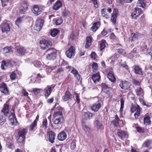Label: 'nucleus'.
I'll return each mask as SVG.
<instances>
[{
	"instance_id": "1",
	"label": "nucleus",
	"mask_w": 152,
	"mask_h": 152,
	"mask_svg": "<svg viewBox=\"0 0 152 152\" xmlns=\"http://www.w3.org/2000/svg\"><path fill=\"white\" fill-rule=\"evenodd\" d=\"M64 109L60 106L57 107L53 115V121L54 124L57 125H61L64 121L63 111Z\"/></svg>"
},
{
	"instance_id": "2",
	"label": "nucleus",
	"mask_w": 152,
	"mask_h": 152,
	"mask_svg": "<svg viewBox=\"0 0 152 152\" xmlns=\"http://www.w3.org/2000/svg\"><path fill=\"white\" fill-rule=\"evenodd\" d=\"M47 54L46 58L49 60H53L56 59L57 56V50L54 48H49L45 51Z\"/></svg>"
},
{
	"instance_id": "3",
	"label": "nucleus",
	"mask_w": 152,
	"mask_h": 152,
	"mask_svg": "<svg viewBox=\"0 0 152 152\" xmlns=\"http://www.w3.org/2000/svg\"><path fill=\"white\" fill-rule=\"evenodd\" d=\"M27 132V130L26 129H23L18 131V142H19L22 143L25 141L26 135Z\"/></svg>"
},
{
	"instance_id": "4",
	"label": "nucleus",
	"mask_w": 152,
	"mask_h": 152,
	"mask_svg": "<svg viewBox=\"0 0 152 152\" xmlns=\"http://www.w3.org/2000/svg\"><path fill=\"white\" fill-rule=\"evenodd\" d=\"M119 85L122 89L129 91L131 90L132 83L129 81L125 80H121L120 81Z\"/></svg>"
},
{
	"instance_id": "5",
	"label": "nucleus",
	"mask_w": 152,
	"mask_h": 152,
	"mask_svg": "<svg viewBox=\"0 0 152 152\" xmlns=\"http://www.w3.org/2000/svg\"><path fill=\"white\" fill-rule=\"evenodd\" d=\"M130 111L131 113L135 112L134 115L135 119H137L139 116L140 115L141 110L140 107L138 105H137L136 106L132 105Z\"/></svg>"
},
{
	"instance_id": "6",
	"label": "nucleus",
	"mask_w": 152,
	"mask_h": 152,
	"mask_svg": "<svg viewBox=\"0 0 152 152\" xmlns=\"http://www.w3.org/2000/svg\"><path fill=\"white\" fill-rule=\"evenodd\" d=\"M44 22V21L43 19L38 18L34 26V29L37 31H40L42 27Z\"/></svg>"
},
{
	"instance_id": "7",
	"label": "nucleus",
	"mask_w": 152,
	"mask_h": 152,
	"mask_svg": "<svg viewBox=\"0 0 152 152\" xmlns=\"http://www.w3.org/2000/svg\"><path fill=\"white\" fill-rule=\"evenodd\" d=\"M142 13L141 8L135 7L134 8V10L131 15V16L133 19H136Z\"/></svg>"
},
{
	"instance_id": "8",
	"label": "nucleus",
	"mask_w": 152,
	"mask_h": 152,
	"mask_svg": "<svg viewBox=\"0 0 152 152\" xmlns=\"http://www.w3.org/2000/svg\"><path fill=\"white\" fill-rule=\"evenodd\" d=\"M0 28L1 29L2 33H7L10 31V24L7 22H4L2 23L0 26Z\"/></svg>"
},
{
	"instance_id": "9",
	"label": "nucleus",
	"mask_w": 152,
	"mask_h": 152,
	"mask_svg": "<svg viewBox=\"0 0 152 152\" xmlns=\"http://www.w3.org/2000/svg\"><path fill=\"white\" fill-rule=\"evenodd\" d=\"M0 91L6 95L10 94L9 90L6 84L2 83L0 84Z\"/></svg>"
},
{
	"instance_id": "10",
	"label": "nucleus",
	"mask_w": 152,
	"mask_h": 152,
	"mask_svg": "<svg viewBox=\"0 0 152 152\" xmlns=\"http://www.w3.org/2000/svg\"><path fill=\"white\" fill-rule=\"evenodd\" d=\"M52 45V43L50 41L46 39L42 40L40 42V46L41 48L44 50L48 48L49 46Z\"/></svg>"
},
{
	"instance_id": "11",
	"label": "nucleus",
	"mask_w": 152,
	"mask_h": 152,
	"mask_svg": "<svg viewBox=\"0 0 152 152\" xmlns=\"http://www.w3.org/2000/svg\"><path fill=\"white\" fill-rule=\"evenodd\" d=\"M47 136L50 142L51 143L54 142L56 134L54 132L52 131L48 132L47 133Z\"/></svg>"
},
{
	"instance_id": "12",
	"label": "nucleus",
	"mask_w": 152,
	"mask_h": 152,
	"mask_svg": "<svg viewBox=\"0 0 152 152\" xmlns=\"http://www.w3.org/2000/svg\"><path fill=\"white\" fill-rule=\"evenodd\" d=\"M73 96L70 92L67 89L65 93L62 96V99L63 101L66 102L72 99Z\"/></svg>"
},
{
	"instance_id": "13",
	"label": "nucleus",
	"mask_w": 152,
	"mask_h": 152,
	"mask_svg": "<svg viewBox=\"0 0 152 152\" xmlns=\"http://www.w3.org/2000/svg\"><path fill=\"white\" fill-rule=\"evenodd\" d=\"M54 88L53 85L48 86L43 90V93L46 98H47L51 93L52 89Z\"/></svg>"
},
{
	"instance_id": "14",
	"label": "nucleus",
	"mask_w": 152,
	"mask_h": 152,
	"mask_svg": "<svg viewBox=\"0 0 152 152\" xmlns=\"http://www.w3.org/2000/svg\"><path fill=\"white\" fill-rule=\"evenodd\" d=\"M75 52V48L72 46L66 51L65 53L67 57L71 58L74 56Z\"/></svg>"
},
{
	"instance_id": "15",
	"label": "nucleus",
	"mask_w": 152,
	"mask_h": 152,
	"mask_svg": "<svg viewBox=\"0 0 152 152\" xmlns=\"http://www.w3.org/2000/svg\"><path fill=\"white\" fill-rule=\"evenodd\" d=\"M10 108L9 103L7 102L4 104L3 107L1 110V113H3L5 116H7L9 113Z\"/></svg>"
},
{
	"instance_id": "16",
	"label": "nucleus",
	"mask_w": 152,
	"mask_h": 152,
	"mask_svg": "<svg viewBox=\"0 0 152 152\" xmlns=\"http://www.w3.org/2000/svg\"><path fill=\"white\" fill-rule=\"evenodd\" d=\"M8 119L10 121L12 125H16L17 120L15 113H11L10 114L8 117Z\"/></svg>"
},
{
	"instance_id": "17",
	"label": "nucleus",
	"mask_w": 152,
	"mask_h": 152,
	"mask_svg": "<svg viewBox=\"0 0 152 152\" xmlns=\"http://www.w3.org/2000/svg\"><path fill=\"white\" fill-rule=\"evenodd\" d=\"M111 123L113 124L115 127L117 128L123 127L125 124L123 121L120 119L117 120V121L115 122H114V120H113L111 121Z\"/></svg>"
},
{
	"instance_id": "18",
	"label": "nucleus",
	"mask_w": 152,
	"mask_h": 152,
	"mask_svg": "<svg viewBox=\"0 0 152 152\" xmlns=\"http://www.w3.org/2000/svg\"><path fill=\"white\" fill-rule=\"evenodd\" d=\"M118 13V10L116 8H114L113 10V12L112 14L111 20L113 23L115 24L116 23V19L117 17Z\"/></svg>"
},
{
	"instance_id": "19",
	"label": "nucleus",
	"mask_w": 152,
	"mask_h": 152,
	"mask_svg": "<svg viewBox=\"0 0 152 152\" xmlns=\"http://www.w3.org/2000/svg\"><path fill=\"white\" fill-rule=\"evenodd\" d=\"M102 106L101 103L99 102L97 103H94L92 104L90 108L91 110L95 112H97L100 108Z\"/></svg>"
},
{
	"instance_id": "20",
	"label": "nucleus",
	"mask_w": 152,
	"mask_h": 152,
	"mask_svg": "<svg viewBox=\"0 0 152 152\" xmlns=\"http://www.w3.org/2000/svg\"><path fill=\"white\" fill-rule=\"evenodd\" d=\"M32 10L33 13L37 15H39L42 12V10L37 5H35L33 7Z\"/></svg>"
},
{
	"instance_id": "21",
	"label": "nucleus",
	"mask_w": 152,
	"mask_h": 152,
	"mask_svg": "<svg viewBox=\"0 0 152 152\" xmlns=\"http://www.w3.org/2000/svg\"><path fill=\"white\" fill-rule=\"evenodd\" d=\"M67 137V135L65 132L63 131L59 133L57 136L58 140L61 141L64 140Z\"/></svg>"
},
{
	"instance_id": "22",
	"label": "nucleus",
	"mask_w": 152,
	"mask_h": 152,
	"mask_svg": "<svg viewBox=\"0 0 152 152\" xmlns=\"http://www.w3.org/2000/svg\"><path fill=\"white\" fill-rule=\"evenodd\" d=\"M101 25V22L97 21L94 22L92 24V27L90 28V30L93 32H96L99 28Z\"/></svg>"
},
{
	"instance_id": "23",
	"label": "nucleus",
	"mask_w": 152,
	"mask_h": 152,
	"mask_svg": "<svg viewBox=\"0 0 152 152\" xmlns=\"http://www.w3.org/2000/svg\"><path fill=\"white\" fill-rule=\"evenodd\" d=\"M107 77L109 80L112 82L115 83L116 81V78L114 76V72L110 71L107 74Z\"/></svg>"
},
{
	"instance_id": "24",
	"label": "nucleus",
	"mask_w": 152,
	"mask_h": 152,
	"mask_svg": "<svg viewBox=\"0 0 152 152\" xmlns=\"http://www.w3.org/2000/svg\"><path fill=\"white\" fill-rule=\"evenodd\" d=\"M28 10V8L27 3L25 1H23L20 7V13H25Z\"/></svg>"
},
{
	"instance_id": "25",
	"label": "nucleus",
	"mask_w": 152,
	"mask_h": 152,
	"mask_svg": "<svg viewBox=\"0 0 152 152\" xmlns=\"http://www.w3.org/2000/svg\"><path fill=\"white\" fill-rule=\"evenodd\" d=\"M26 51V49L22 46H19L16 49V52L19 56H21L25 55Z\"/></svg>"
},
{
	"instance_id": "26",
	"label": "nucleus",
	"mask_w": 152,
	"mask_h": 152,
	"mask_svg": "<svg viewBox=\"0 0 152 152\" xmlns=\"http://www.w3.org/2000/svg\"><path fill=\"white\" fill-rule=\"evenodd\" d=\"M91 78L93 80L94 83H96L99 82L101 79L99 72L93 74L92 75Z\"/></svg>"
},
{
	"instance_id": "27",
	"label": "nucleus",
	"mask_w": 152,
	"mask_h": 152,
	"mask_svg": "<svg viewBox=\"0 0 152 152\" xmlns=\"http://www.w3.org/2000/svg\"><path fill=\"white\" fill-rule=\"evenodd\" d=\"M27 18V17L25 15L22 17H18L15 20L16 24L18 27H19V25L23 21L25 20Z\"/></svg>"
},
{
	"instance_id": "28",
	"label": "nucleus",
	"mask_w": 152,
	"mask_h": 152,
	"mask_svg": "<svg viewBox=\"0 0 152 152\" xmlns=\"http://www.w3.org/2000/svg\"><path fill=\"white\" fill-rule=\"evenodd\" d=\"M117 134L118 136L122 140H123L126 137L127 135V132L121 130H119L117 132Z\"/></svg>"
},
{
	"instance_id": "29",
	"label": "nucleus",
	"mask_w": 152,
	"mask_h": 152,
	"mask_svg": "<svg viewBox=\"0 0 152 152\" xmlns=\"http://www.w3.org/2000/svg\"><path fill=\"white\" fill-rule=\"evenodd\" d=\"M92 38L91 36L87 37L86 38V44L85 46L86 48H89L92 43Z\"/></svg>"
},
{
	"instance_id": "30",
	"label": "nucleus",
	"mask_w": 152,
	"mask_h": 152,
	"mask_svg": "<svg viewBox=\"0 0 152 152\" xmlns=\"http://www.w3.org/2000/svg\"><path fill=\"white\" fill-rule=\"evenodd\" d=\"M134 72L137 74L140 75H143L142 68L140 67L138 65H135L134 66Z\"/></svg>"
},
{
	"instance_id": "31",
	"label": "nucleus",
	"mask_w": 152,
	"mask_h": 152,
	"mask_svg": "<svg viewBox=\"0 0 152 152\" xmlns=\"http://www.w3.org/2000/svg\"><path fill=\"white\" fill-rule=\"evenodd\" d=\"M93 114L92 113L89 112H86L84 113L83 115V120H89L93 118Z\"/></svg>"
},
{
	"instance_id": "32",
	"label": "nucleus",
	"mask_w": 152,
	"mask_h": 152,
	"mask_svg": "<svg viewBox=\"0 0 152 152\" xmlns=\"http://www.w3.org/2000/svg\"><path fill=\"white\" fill-rule=\"evenodd\" d=\"M150 119L151 117L149 116L145 115L143 119L144 124L145 125H150L151 123Z\"/></svg>"
},
{
	"instance_id": "33",
	"label": "nucleus",
	"mask_w": 152,
	"mask_h": 152,
	"mask_svg": "<svg viewBox=\"0 0 152 152\" xmlns=\"http://www.w3.org/2000/svg\"><path fill=\"white\" fill-rule=\"evenodd\" d=\"M37 123L36 121H33L29 126V131H33L37 128Z\"/></svg>"
},
{
	"instance_id": "34",
	"label": "nucleus",
	"mask_w": 152,
	"mask_h": 152,
	"mask_svg": "<svg viewBox=\"0 0 152 152\" xmlns=\"http://www.w3.org/2000/svg\"><path fill=\"white\" fill-rule=\"evenodd\" d=\"M61 2L58 0L57 1L55 4L53 6V9L56 10H58L62 6Z\"/></svg>"
},
{
	"instance_id": "35",
	"label": "nucleus",
	"mask_w": 152,
	"mask_h": 152,
	"mask_svg": "<svg viewBox=\"0 0 152 152\" xmlns=\"http://www.w3.org/2000/svg\"><path fill=\"white\" fill-rule=\"evenodd\" d=\"M106 41L105 40H102L99 43V48L101 51H102L105 48Z\"/></svg>"
},
{
	"instance_id": "36",
	"label": "nucleus",
	"mask_w": 152,
	"mask_h": 152,
	"mask_svg": "<svg viewBox=\"0 0 152 152\" xmlns=\"http://www.w3.org/2000/svg\"><path fill=\"white\" fill-rule=\"evenodd\" d=\"M152 143V140L148 139L145 141L143 144V145L146 148H149Z\"/></svg>"
},
{
	"instance_id": "37",
	"label": "nucleus",
	"mask_w": 152,
	"mask_h": 152,
	"mask_svg": "<svg viewBox=\"0 0 152 152\" xmlns=\"http://www.w3.org/2000/svg\"><path fill=\"white\" fill-rule=\"evenodd\" d=\"M59 32V31L58 29L56 28L53 29L51 31L50 35L52 37H55Z\"/></svg>"
},
{
	"instance_id": "38",
	"label": "nucleus",
	"mask_w": 152,
	"mask_h": 152,
	"mask_svg": "<svg viewBox=\"0 0 152 152\" xmlns=\"http://www.w3.org/2000/svg\"><path fill=\"white\" fill-rule=\"evenodd\" d=\"M138 5L139 6L144 8L145 7V3L144 0H138Z\"/></svg>"
},
{
	"instance_id": "39",
	"label": "nucleus",
	"mask_w": 152,
	"mask_h": 152,
	"mask_svg": "<svg viewBox=\"0 0 152 152\" xmlns=\"http://www.w3.org/2000/svg\"><path fill=\"white\" fill-rule=\"evenodd\" d=\"M132 34H133V35L131 37L132 39L131 41L132 42L136 39H137L138 36V33L137 32L134 33H132Z\"/></svg>"
},
{
	"instance_id": "40",
	"label": "nucleus",
	"mask_w": 152,
	"mask_h": 152,
	"mask_svg": "<svg viewBox=\"0 0 152 152\" xmlns=\"http://www.w3.org/2000/svg\"><path fill=\"white\" fill-rule=\"evenodd\" d=\"M6 121V118L3 115L0 114V125L4 124Z\"/></svg>"
},
{
	"instance_id": "41",
	"label": "nucleus",
	"mask_w": 152,
	"mask_h": 152,
	"mask_svg": "<svg viewBox=\"0 0 152 152\" xmlns=\"http://www.w3.org/2000/svg\"><path fill=\"white\" fill-rule=\"evenodd\" d=\"M42 89L41 88H33L32 89V92L35 95H37L39 93Z\"/></svg>"
},
{
	"instance_id": "42",
	"label": "nucleus",
	"mask_w": 152,
	"mask_h": 152,
	"mask_svg": "<svg viewBox=\"0 0 152 152\" xmlns=\"http://www.w3.org/2000/svg\"><path fill=\"white\" fill-rule=\"evenodd\" d=\"M101 14L102 16L106 18H108L109 17V15L106 12L105 8H103L101 10Z\"/></svg>"
},
{
	"instance_id": "43",
	"label": "nucleus",
	"mask_w": 152,
	"mask_h": 152,
	"mask_svg": "<svg viewBox=\"0 0 152 152\" xmlns=\"http://www.w3.org/2000/svg\"><path fill=\"white\" fill-rule=\"evenodd\" d=\"M121 106L120 111L122 112L123 111V108L124 107V100L123 98H121L120 99Z\"/></svg>"
},
{
	"instance_id": "44",
	"label": "nucleus",
	"mask_w": 152,
	"mask_h": 152,
	"mask_svg": "<svg viewBox=\"0 0 152 152\" xmlns=\"http://www.w3.org/2000/svg\"><path fill=\"white\" fill-rule=\"evenodd\" d=\"M48 122L46 118L44 119L42 122V125L45 128H47L48 127L47 125Z\"/></svg>"
},
{
	"instance_id": "45",
	"label": "nucleus",
	"mask_w": 152,
	"mask_h": 152,
	"mask_svg": "<svg viewBox=\"0 0 152 152\" xmlns=\"http://www.w3.org/2000/svg\"><path fill=\"white\" fill-rule=\"evenodd\" d=\"M17 77V74L15 71L12 72L10 75V77L12 80H14L16 79Z\"/></svg>"
},
{
	"instance_id": "46",
	"label": "nucleus",
	"mask_w": 152,
	"mask_h": 152,
	"mask_svg": "<svg viewBox=\"0 0 152 152\" xmlns=\"http://www.w3.org/2000/svg\"><path fill=\"white\" fill-rule=\"evenodd\" d=\"M135 128L137 131L138 132L144 133L145 132V130L144 128L142 127L136 126Z\"/></svg>"
},
{
	"instance_id": "47",
	"label": "nucleus",
	"mask_w": 152,
	"mask_h": 152,
	"mask_svg": "<svg viewBox=\"0 0 152 152\" xmlns=\"http://www.w3.org/2000/svg\"><path fill=\"white\" fill-rule=\"evenodd\" d=\"M101 86L102 90H104L109 88L108 86L105 83H102L101 84Z\"/></svg>"
},
{
	"instance_id": "48",
	"label": "nucleus",
	"mask_w": 152,
	"mask_h": 152,
	"mask_svg": "<svg viewBox=\"0 0 152 152\" xmlns=\"http://www.w3.org/2000/svg\"><path fill=\"white\" fill-rule=\"evenodd\" d=\"M76 147V143L75 140H72L70 145V148L71 150H74Z\"/></svg>"
},
{
	"instance_id": "49",
	"label": "nucleus",
	"mask_w": 152,
	"mask_h": 152,
	"mask_svg": "<svg viewBox=\"0 0 152 152\" xmlns=\"http://www.w3.org/2000/svg\"><path fill=\"white\" fill-rule=\"evenodd\" d=\"M95 122L98 129H100L101 128L102 126V124L98 120H96Z\"/></svg>"
},
{
	"instance_id": "50",
	"label": "nucleus",
	"mask_w": 152,
	"mask_h": 152,
	"mask_svg": "<svg viewBox=\"0 0 152 152\" xmlns=\"http://www.w3.org/2000/svg\"><path fill=\"white\" fill-rule=\"evenodd\" d=\"M21 94H22L23 95L25 96L29 97L28 96V93L27 91H26L25 89L24 88H23L21 91Z\"/></svg>"
},
{
	"instance_id": "51",
	"label": "nucleus",
	"mask_w": 152,
	"mask_h": 152,
	"mask_svg": "<svg viewBox=\"0 0 152 152\" xmlns=\"http://www.w3.org/2000/svg\"><path fill=\"white\" fill-rule=\"evenodd\" d=\"M137 94L138 96L140 95L141 93L143 91V89L141 87L137 89L136 91Z\"/></svg>"
},
{
	"instance_id": "52",
	"label": "nucleus",
	"mask_w": 152,
	"mask_h": 152,
	"mask_svg": "<svg viewBox=\"0 0 152 152\" xmlns=\"http://www.w3.org/2000/svg\"><path fill=\"white\" fill-rule=\"evenodd\" d=\"M7 145V148L9 149H12L14 146L13 143L10 142H8Z\"/></svg>"
},
{
	"instance_id": "53",
	"label": "nucleus",
	"mask_w": 152,
	"mask_h": 152,
	"mask_svg": "<svg viewBox=\"0 0 152 152\" xmlns=\"http://www.w3.org/2000/svg\"><path fill=\"white\" fill-rule=\"evenodd\" d=\"M133 0H119L120 3L121 4H123L124 3H130Z\"/></svg>"
},
{
	"instance_id": "54",
	"label": "nucleus",
	"mask_w": 152,
	"mask_h": 152,
	"mask_svg": "<svg viewBox=\"0 0 152 152\" xmlns=\"http://www.w3.org/2000/svg\"><path fill=\"white\" fill-rule=\"evenodd\" d=\"M63 20L62 18H58L56 21V25H60L62 23Z\"/></svg>"
},
{
	"instance_id": "55",
	"label": "nucleus",
	"mask_w": 152,
	"mask_h": 152,
	"mask_svg": "<svg viewBox=\"0 0 152 152\" xmlns=\"http://www.w3.org/2000/svg\"><path fill=\"white\" fill-rule=\"evenodd\" d=\"M7 63L4 60L2 61L1 65V67L2 69H5V66H7Z\"/></svg>"
},
{
	"instance_id": "56",
	"label": "nucleus",
	"mask_w": 152,
	"mask_h": 152,
	"mask_svg": "<svg viewBox=\"0 0 152 152\" xmlns=\"http://www.w3.org/2000/svg\"><path fill=\"white\" fill-rule=\"evenodd\" d=\"M118 53L120 54L124 55L126 53L125 50L122 48H121L118 49Z\"/></svg>"
},
{
	"instance_id": "57",
	"label": "nucleus",
	"mask_w": 152,
	"mask_h": 152,
	"mask_svg": "<svg viewBox=\"0 0 152 152\" xmlns=\"http://www.w3.org/2000/svg\"><path fill=\"white\" fill-rule=\"evenodd\" d=\"M98 65L97 63L94 62V63L92 65V67L93 69L96 70L98 69Z\"/></svg>"
},
{
	"instance_id": "58",
	"label": "nucleus",
	"mask_w": 152,
	"mask_h": 152,
	"mask_svg": "<svg viewBox=\"0 0 152 152\" xmlns=\"http://www.w3.org/2000/svg\"><path fill=\"white\" fill-rule=\"evenodd\" d=\"M2 6L3 7H5L7 5V3L9 2V0H1Z\"/></svg>"
},
{
	"instance_id": "59",
	"label": "nucleus",
	"mask_w": 152,
	"mask_h": 152,
	"mask_svg": "<svg viewBox=\"0 0 152 152\" xmlns=\"http://www.w3.org/2000/svg\"><path fill=\"white\" fill-rule=\"evenodd\" d=\"M4 49L5 53H9L11 50V48L9 47L5 48H4Z\"/></svg>"
},
{
	"instance_id": "60",
	"label": "nucleus",
	"mask_w": 152,
	"mask_h": 152,
	"mask_svg": "<svg viewBox=\"0 0 152 152\" xmlns=\"http://www.w3.org/2000/svg\"><path fill=\"white\" fill-rule=\"evenodd\" d=\"M92 1L93 2L95 7L96 8L98 7L99 4L97 2V0H93Z\"/></svg>"
},
{
	"instance_id": "61",
	"label": "nucleus",
	"mask_w": 152,
	"mask_h": 152,
	"mask_svg": "<svg viewBox=\"0 0 152 152\" xmlns=\"http://www.w3.org/2000/svg\"><path fill=\"white\" fill-rule=\"evenodd\" d=\"M78 72L77 70L74 67H72V70L71 71V72L74 75L76 74H77Z\"/></svg>"
},
{
	"instance_id": "62",
	"label": "nucleus",
	"mask_w": 152,
	"mask_h": 152,
	"mask_svg": "<svg viewBox=\"0 0 152 152\" xmlns=\"http://www.w3.org/2000/svg\"><path fill=\"white\" fill-rule=\"evenodd\" d=\"M82 127L84 130L86 131H88L90 130L89 127L86 124H83Z\"/></svg>"
},
{
	"instance_id": "63",
	"label": "nucleus",
	"mask_w": 152,
	"mask_h": 152,
	"mask_svg": "<svg viewBox=\"0 0 152 152\" xmlns=\"http://www.w3.org/2000/svg\"><path fill=\"white\" fill-rule=\"evenodd\" d=\"M133 83L135 85L139 86L140 85V81L138 80L134 79L133 81Z\"/></svg>"
},
{
	"instance_id": "64",
	"label": "nucleus",
	"mask_w": 152,
	"mask_h": 152,
	"mask_svg": "<svg viewBox=\"0 0 152 152\" xmlns=\"http://www.w3.org/2000/svg\"><path fill=\"white\" fill-rule=\"evenodd\" d=\"M76 100V101L77 102L78 104H79L80 103V98L78 94H77L75 96Z\"/></svg>"
}]
</instances>
